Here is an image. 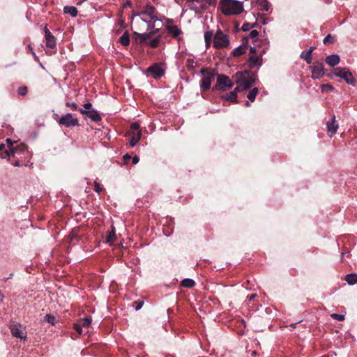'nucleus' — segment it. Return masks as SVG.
<instances>
[{"label": "nucleus", "mask_w": 357, "mask_h": 357, "mask_svg": "<svg viewBox=\"0 0 357 357\" xmlns=\"http://www.w3.org/2000/svg\"><path fill=\"white\" fill-rule=\"evenodd\" d=\"M222 13L227 16L239 15L243 11V3L236 0H220Z\"/></svg>", "instance_id": "f257e3e1"}, {"label": "nucleus", "mask_w": 357, "mask_h": 357, "mask_svg": "<svg viewBox=\"0 0 357 357\" xmlns=\"http://www.w3.org/2000/svg\"><path fill=\"white\" fill-rule=\"evenodd\" d=\"M234 77L237 84L243 86V89L248 90L255 82L257 74L249 70H245L236 73Z\"/></svg>", "instance_id": "f03ea898"}, {"label": "nucleus", "mask_w": 357, "mask_h": 357, "mask_svg": "<svg viewBox=\"0 0 357 357\" xmlns=\"http://www.w3.org/2000/svg\"><path fill=\"white\" fill-rule=\"evenodd\" d=\"M158 14V13L155 7L150 4H146L137 15H139L142 20L145 22L151 20V19L159 20Z\"/></svg>", "instance_id": "7ed1b4c3"}, {"label": "nucleus", "mask_w": 357, "mask_h": 357, "mask_svg": "<svg viewBox=\"0 0 357 357\" xmlns=\"http://www.w3.org/2000/svg\"><path fill=\"white\" fill-rule=\"evenodd\" d=\"M333 74L345 80L348 84L355 86L356 81L352 73L346 68H335L333 71Z\"/></svg>", "instance_id": "20e7f679"}, {"label": "nucleus", "mask_w": 357, "mask_h": 357, "mask_svg": "<svg viewBox=\"0 0 357 357\" xmlns=\"http://www.w3.org/2000/svg\"><path fill=\"white\" fill-rule=\"evenodd\" d=\"M229 45V40L227 35L224 34V33L218 29L213 38V47L216 49H220L224 47H227Z\"/></svg>", "instance_id": "39448f33"}, {"label": "nucleus", "mask_w": 357, "mask_h": 357, "mask_svg": "<svg viewBox=\"0 0 357 357\" xmlns=\"http://www.w3.org/2000/svg\"><path fill=\"white\" fill-rule=\"evenodd\" d=\"M233 86L234 83L228 76L223 74H218L217 83L214 89L218 91H225L228 89H231Z\"/></svg>", "instance_id": "423d86ee"}, {"label": "nucleus", "mask_w": 357, "mask_h": 357, "mask_svg": "<svg viewBox=\"0 0 357 357\" xmlns=\"http://www.w3.org/2000/svg\"><path fill=\"white\" fill-rule=\"evenodd\" d=\"M201 73L203 75L200 86L203 91H208L211 88V84L212 79L215 77V74L209 70L208 68H203L201 70Z\"/></svg>", "instance_id": "0eeeda50"}, {"label": "nucleus", "mask_w": 357, "mask_h": 357, "mask_svg": "<svg viewBox=\"0 0 357 357\" xmlns=\"http://www.w3.org/2000/svg\"><path fill=\"white\" fill-rule=\"evenodd\" d=\"M147 72L155 79H159L165 74V68L162 63H155L147 68Z\"/></svg>", "instance_id": "6e6552de"}, {"label": "nucleus", "mask_w": 357, "mask_h": 357, "mask_svg": "<svg viewBox=\"0 0 357 357\" xmlns=\"http://www.w3.org/2000/svg\"><path fill=\"white\" fill-rule=\"evenodd\" d=\"M310 68L312 72V77L314 79L321 78L325 74L322 62L315 61Z\"/></svg>", "instance_id": "1a4fd4ad"}, {"label": "nucleus", "mask_w": 357, "mask_h": 357, "mask_svg": "<svg viewBox=\"0 0 357 357\" xmlns=\"http://www.w3.org/2000/svg\"><path fill=\"white\" fill-rule=\"evenodd\" d=\"M10 329L13 336L24 340L26 339V333L24 332L21 324L13 322L10 325Z\"/></svg>", "instance_id": "9d476101"}, {"label": "nucleus", "mask_w": 357, "mask_h": 357, "mask_svg": "<svg viewBox=\"0 0 357 357\" xmlns=\"http://www.w3.org/2000/svg\"><path fill=\"white\" fill-rule=\"evenodd\" d=\"M204 1L205 0H187L186 4L190 9L197 13L206 10L208 8Z\"/></svg>", "instance_id": "9b49d317"}, {"label": "nucleus", "mask_w": 357, "mask_h": 357, "mask_svg": "<svg viewBox=\"0 0 357 357\" xmlns=\"http://www.w3.org/2000/svg\"><path fill=\"white\" fill-rule=\"evenodd\" d=\"M59 125L64 126L67 128L74 127L79 126V122L77 119L73 117L71 113H68L63 116L58 121Z\"/></svg>", "instance_id": "f8f14e48"}, {"label": "nucleus", "mask_w": 357, "mask_h": 357, "mask_svg": "<svg viewBox=\"0 0 357 357\" xmlns=\"http://www.w3.org/2000/svg\"><path fill=\"white\" fill-rule=\"evenodd\" d=\"M6 142L8 144H10L9 150L10 153V156L15 158L17 154L23 153L24 151L27 150V146L24 144H20L19 145H16L13 146V144L11 142L10 139H7Z\"/></svg>", "instance_id": "ddd939ff"}, {"label": "nucleus", "mask_w": 357, "mask_h": 357, "mask_svg": "<svg viewBox=\"0 0 357 357\" xmlns=\"http://www.w3.org/2000/svg\"><path fill=\"white\" fill-rule=\"evenodd\" d=\"M327 132L330 137H332L337 132L339 125L335 120V115L326 123Z\"/></svg>", "instance_id": "4468645a"}, {"label": "nucleus", "mask_w": 357, "mask_h": 357, "mask_svg": "<svg viewBox=\"0 0 357 357\" xmlns=\"http://www.w3.org/2000/svg\"><path fill=\"white\" fill-rule=\"evenodd\" d=\"M166 30L167 31L168 33L172 36V38H176L178 40L181 39V38L179 36L183 33V31L178 27V26L167 24Z\"/></svg>", "instance_id": "2eb2a0df"}, {"label": "nucleus", "mask_w": 357, "mask_h": 357, "mask_svg": "<svg viewBox=\"0 0 357 357\" xmlns=\"http://www.w3.org/2000/svg\"><path fill=\"white\" fill-rule=\"evenodd\" d=\"M79 112L83 115H86L92 121L98 122L101 120V116L96 110H83L82 109H79Z\"/></svg>", "instance_id": "dca6fc26"}, {"label": "nucleus", "mask_w": 357, "mask_h": 357, "mask_svg": "<svg viewBox=\"0 0 357 357\" xmlns=\"http://www.w3.org/2000/svg\"><path fill=\"white\" fill-rule=\"evenodd\" d=\"M45 37L46 40V46L51 49L54 48L56 44V38L50 31V30L47 28V26H45Z\"/></svg>", "instance_id": "f3484780"}, {"label": "nucleus", "mask_w": 357, "mask_h": 357, "mask_svg": "<svg viewBox=\"0 0 357 357\" xmlns=\"http://www.w3.org/2000/svg\"><path fill=\"white\" fill-rule=\"evenodd\" d=\"M247 64L250 68H253L255 66H261L262 65L261 56L250 55Z\"/></svg>", "instance_id": "a211bd4d"}, {"label": "nucleus", "mask_w": 357, "mask_h": 357, "mask_svg": "<svg viewBox=\"0 0 357 357\" xmlns=\"http://www.w3.org/2000/svg\"><path fill=\"white\" fill-rule=\"evenodd\" d=\"M152 36L153 32H149L147 33H139L137 32H134L133 40L137 43H144Z\"/></svg>", "instance_id": "6ab92c4d"}, {"label": "nucleus", "mask_w": 357, "mask_h": 357, "mask_svg": "<svg viewBox=\"0 0 357 357\" xmlns=\"http://www.w3.org/2000/svg\"><path fill=\"white\" fill-rule=\"evenodd\" d=\"M80 239V236L79 234V230L77 229H74L72 230L69 236H68V242L70 245H75L76 242H78Z\"/></svg>", "instance_id": "aec40b11"}, {"label": "nucleus", "mask_w": 357, "mask_h": 357, "mask_svg": "<svg viewBox=\"0 0 357 357\" xmlns=\"http://www.w3.org/2000/svg\"><path fill=\"white\" fill-rule=\"evenodd\" d=\"M340 56L337 54H332V55L328 56L326 58V63L331 67H334L336 65H337L340 63Z\"/></svg>", "instance_id": "412c9836"}, {"label": "nucleus", "mask_w": 357, "mask_h": 357, "mask_svg": "<svg viewBox=\"0 0 357 357\" xmlns=\"http://www.w3.org/2000/svg\"><path fill=\"white\" fill-rule=\"evenodd\" d=\"M128 135L131 136L130 139V146L133 147L138 142V141L141 139L142 132L138 133H131L130 132H128Z\"/></svg>", "instance_id": "4be33fe9"}, {"label": "nucleus", "mask_w": 357, "mask_h": 357, "mask_svg": "<svg viewBox=\"0 0 357 357\" xmlns=\"http://www.w3.org/2000/svg\"><path fill=\"white\" fill-rule=\"evenodd\" d=\"M119 43L123 46H128L130 44V34L128 31H125L119 39Z\"/></svg>", "instance_id": "5701e85b"}, {"label": "nucleus", "mask_w": 357, "mask_h": 357, "mask_svg": "<svg viewBox=\"0 0 357 357\" xmlns=\"http://www.w3.org/2000/svg\"><path fill=\"white\" fill-rule=\"evenodd\" d=\"M9 146L10 144H8L7 147L3 144H0V156L1 158L10 157Z\"/></svg>", "instance_id": "b1692460"}, {"label": "nucleus", "mask_w": 357, "mask_h": 357, "mask_svg": "<svg viewBox=\"0 0 357 357\" xmlns=\"http://www.w3.org/2000/svg\"><path fill=\"white\" fill-rule=\"evenodd\" d=\"M245 50H246V45H245L243 44L242 45H240V46H238V47L235 48L233 50L232 55L234 57H237V56H241V55H243V54L245 53Z\"/></svg>", "instance_id": "393cba45"}, {"label": "nucleus", "mask_w": 357, "mask_h": 357, "mask_svg": "<svg viewBox=\"0 0 357 357\" xmlns=\"http://www.w3.org/2000/svg\"><path fill=\"white\" fill-rule=\"evenodd\" d=\"M345 280L349 284L353 285L357 282V275L356 273L348 274L345 276Z\"/></svg>", "instance_id": "a878e982"}, {"label": "nucleus", "mask_w": 357, "mask_h": 357, "mask_svg": "<svg viewBox=\"0 0 357 357\" xmlns=\"http://www.w3.org/2000/svg\"><path fill=\"white\" fill-rule=\"evenodd\" d=\"M116 238L115 228L114 226H112V230L109 232L108 235L106 237V242L107 243H113L115 241Z\"/></svg>", "instance_id": "bb28decb"}, {"label": "nucleus", "mask_w": 357, "mask_h": 357, "mask_svg": "<svg viewBox=\"0 0 357 357\" xmlns=\"http://www.w3.org/2000/svg\"><path fill=\"white\" fill-rule=\"evenodd\" d=\"M257 3L260 6L261 10L268 11L271 5L267 0H257Z\"/></svg>", "instance_id": "cd10ccee"}, {"label": "nucleus", "mask_w": 357, "mask_h": 357, "mask_svg": "<svg viewBox=\"0 0 357 357\" xmlns=\"http://www.w3.org/2000/svg\"><path fill=\"white\" fill-rule=\"evenodd\" d=\"M63 11L65 13L70 14L72 17H76L77 15V10L74 6H65Z\"/></svg>", "instance_id": "c85d7f7f"}, {"label": "nucleus", "mask_w": 357, "mask_h": 357, "mask_svg": "<svg viewBox=\"0 0 357 357\" xmlns=\"http://www.w3.org/2000/svg\"><path fill=\"white\" fill-rule=\"evenodd\" d=\"M181 285L183 287L192 288L195 285V282L192 279L186 278L181 281Z\"/></svg>", "instance_id": "c756f323"}, {"label": "nucleus", "mask_w": 357, "mask_h": 357, "mask_svg": "<svg viewBox=\"0 0 357 357\" xmlns=\"http://www.w3.org/2000/svg\"><path fill=\"white\" fill-rule=\"evenodd\" d=\"M92 321V319L90 317H84L83 319H80L77 323H79L81 326L87 328L89 327Z\"/></svg>", "instance_id": "7c9ffc66"}, {"label": "nucleus", "mask_w": 357, "mask_h": 357, "mask_svg": "<svg viewBox=\"0 0 357 357\" xmlns=\"http://www.w3.org/2000/svg\"><path fill=\"white\" fill-rule=\"evenodd\" d=\"M213 36V33L212 31H208L205 32L204 40H205L206 47H209L211 45Z\"/></svg>", "instance_id": "2f4dec72"}, {"label": "nucleus", "mask_w": 357, "mask_h": 357, "mask_svg": "<svg viewBox=\"0 0 357 357\" xmlns=\"http://www.w3.org/2000/svg\"><path fill=\"white\" fill-rule=\"evenodd\" d=\"M226 100L231 102H237V95L235 94L234 92L231 91L229 93H227L225 96Z\"/></svg>", "instance_id": "473e14b6"}, {"label": "nucleus", "mask_w": 357, "mask_h": 357, "mask_svg": "<svg viewBox=\"0 0 357 357\" xmlns=\"http://www.w3.org/2000/svg\"><path fill=\"white\" fill-rule=\"evenodd\" d=\"M301 57L304 59L307 63L310 64L312 63V54H310V52L303 51L301 54Z\"/></svg>", "instance_id": "72a5a7b5"}, {"label": "nucleus", "mask_w": 357, "mask_h": 357, "mask_svg": "<svg viewBox=\"0 0 357 357\" xmlns=\"http://www.w3.org/2000/svg\"><path fill=\"white\" fill-rule=\"evenodd\" d=\"M259 90L257 88H254L251 91H249L247 98L251 102H254L255 100L256 96L257 95Z\"/></svg>", "instance_id": "f704fd0d"}, {"label": "nucleus", "mask_w": 357, "mask_h": 357, "mask_svg": "<svg viewBox=\"0 0 357 357\" xmlns=\"http://www.w3.org/2000/svg\"><path fill=\"white\" fill-rule=\"evenodd\" d=\"M140 125L139 123H138L137 122H135V123H132L130 126V130L129 132H130L131 133H138V132H141V130H140Z\"/></svg>", "instance_id": "c9c22d12"}, {"label": "nucleus", "mask_w": 357, "mask_h": 357, "mask_svg": "<svg viewBox=\"0 0 357 357\" xmlns=\"http://www.w3.org/2000/svg\"><path fill=\"white\" fill-rule=\"evenodd\" d=\"M335 37L331 34H328L324 39L323 43L324 45H328L334 43Z\"/></svg>", "instance_id": "e433bc0d"}, {"label": "nucleus", "mask_w": 357, "mask_h": 357, "mask_svg": "<svg viewBox=\"0 0 357 357\" xmlns=\"http://www.w3.org/2000/svg\"><path fill=\"white\" fill-rule=\"evenodd\" d=\"M161 36H158L156 38L152 39L149 42V45L151 47L155 48L159 45L160 41Z\"/></svg>", "instance_id": "4c0bfd02"}, {"label": "nucleus", "mask_w": 357, "mask_h": 357, "mask_svg": "<svg viewBox=\"0 0 357 357\" xmlns=\"http://www.w3.org/2000/svg\"><path fill=\"white\" fill-rule=\"evenodd\" d=\"M256 24H257L256 23L250 24V23L245 22L243 24L241 29L243 31H249L250 29L255 27L256 26Z\"/></svg>", "instance_id": "58836bf2"}, {"label": "nucleus", "mask_w": 357, "mask_h": 357, "mask_svg": "<svg viewBox=\"0 0 357 357\" xmlns=\"http://www.w3.org/2000/svg\"><path fill=\"white\" fill-rule=\"evenodd\" d=\"M45 319L52 325H54L56 321V317L52 314H46V316L45 317Z\"/></svg>", "instance_id": "ea45409f"}, {"label": "nucleus", "mask_w": 357, "mask_h": 357, "mask_svg": "<svg viewBox=\"0 0 357 357\" xmlns=\"http://www.w3.org/2000/svg\"><path fill=\"white\" fill-rule=\"evenodd\" d=\"M28 89L26 86H22L18 88L17 92L19 95L25 96L27 93Z\"/></svg>", "instance_id": "a19ab883"}, {"label": "nucleus", "mask_w": 357, "mask_h": 357, "mask_svg": "<svg viewBox=\"0 0 357 357\" xmlns=\"http://www.w3.org/2000/svg\"><path fill=\"white\" fill-rule=\"evenodd\" d=\"M157 20H152V19H151V20L145 21V22L147 23L148 29H150V30L153 29L154 27H155V22Z\"/></svg>", "instance_id": "79ce46f5"}, {"label": "nucleus", "mask_w": 357, "mask_h": 357, "mask_svg": "<svg viewBox=\"0 0 357 357\" xmlns=\"http://www.w3.org/2000/svg\"><path fill=\"white\" fill-rule=\"evenodd\" d=\"M331 317L333 319L338 320V321H343V320H344V315H343V314H339L333 313V314H332L331 315Z\"/></svg>", "instance_id": "37998d69"}, {"label": "nucleus", "mask_w": 357, "mask_h": 357, "mask_svg": "<svg viewBox=\"0 0 357 357\" xmlns=\"http://www.w3.org/2000/svg\"><path fill=\"white\" fill-rule=\"evenodd\" d=\"M73 328L79 335H81L82 333V326H81V325L79 323L74 324Z\"/></svg>", "instance_id": "c03bdc74"}, {"label": "nucleus", "mask_w": 357, "mask_h": 357, "mask_svg": "<svg viewBox=\"0 0 357 357\" xmlns=\"http://www.w3.org/2000/svg\"><path fill=\"white\" fill-rule=\"evenodd\" d=\"M66 106L70 107L73 111L79 110L77 104L75 102L68 101L66 102Z\"/></svg>", "instance_id": "a18cd8bd"}, {"label": "nucleus", "mask_w": 357, "mask_h": 357, "mask_svg": "<svg viewBox=\"0 0 357 357\" xmlns=\"http://www.w3.org/2000/svg\"><path fill=\"white\" fill-rule=\"evenodd\" d=\"M135 310H139V309L142 308V307L144 305V301H141V300H137L136 301L135 303Z\"/></svg>", "instance_id": "49530a36"}, {"label": "nucleus", "mask_w": 357, "mask_h": 357, "mask_svg": "<svg viewBox=\"0 0 357 357\" xmlns=\"http://www.w3.org/2000/svg\"><path fill=\"white\" fill-rule=\"evenodd\" d=\"M102 190H103V188L99 183H98V182L94 183V190L96 192L100 193L102 191Z\"/></svg>", "instance_id": "de8ad7c7"}, {"label": "nucleus", "mask_w": 357, "mask_h": 357, "mask_svg": "<svg viewBox=\"0 0 357 357\" xmlns=\"http://www.w3.org/2000/svg\"><path fill=\"white\" fill-rule=\"evenodd\" d=\"M321 89H322L323 91L326 90V91H333V90L334 89V88H333V86H331V84H323V85L321 86Z\"/></svg>", "instance_id": "09e8293b"}, {"label": "nucleus", "mask_w": 357, "mask_h": 357, "mask_svg": "<svg viewBox=\"0 0 357 357\" xmlns=\"http://www.w3.org/2000/svg\"><path fill=\"white\" fill-rule=\"evenodd\" d=\"M259 36V32L257 30H252L249 33V37L251 38H256Z\"/></svg>", "instance_id": "8fccbe9b"}, {"label": "nucleus", "mask_w": 357, "mask_h": 357, "mask_svg": "<svg viewBox=\"0 0 357 357\" xmlns=\"http://www.w3.org/2000/svg\"><path fill=\"white\" fill-rule=\"evenodd\" d=\"M216 1L217 0H205V3L206 5L208 6H215V4H216Z\"/></svg>", "instance_id": "3c124183"}, {"label": "nucleus", "mask_w": 357, "mask_h": 357, "mask_svg": "<svg viewBox=\"0 0 357 357\" xmlns=\"http://www.w3.org/2000/svg\"><path fill=\"white\" fill-rule=\"evenodd\" d=\"M245 89H243V86H241V85H238L234 89V90L233 91V92L235 93V94L237 95V93L238 92H240L241 91H245Z\"/></svg>", "instance_id": "603ef678"}, {"label": "nucleus", "mask_w": 357, "mask_h": 357, "mask_svg": "<svg viewBox=\"0 0 357 357\" xmlns=\"http://www.w3.org/2000/svg\"><path fill=\"white\" fill-rule=\"evenodd\" d=\"M83 107L85 109L84 110H91L92 104L91 102H86V103L84 104Z\"/></svg>", "instance_id": "864d4df0"}, {"label": "nucleus", "mask_w": 357, "mask_h": 357, "mask_svg": "<svg viewBox=\"0 0 357 357\" xmlns=\"http://www.w3.org/2000/svg\"><path fill=\"white\" fill-rule=\"evenodd\" d=\"M139 161V158L137 155L134 156L133 158H132V162L133 164H137Z\"/></svg>", "instance_id": "5fc2aeb1"}, {"label": "nucleus", "mask_w": 357, "mask_h": 357, "mask_svg": "<svg viewBox=\"0 0 357 357\" xmlns=\"http://www.w3.org/2000/svg\"><path fill=\"white\" fill-rule=\"evenodd\" d=\"M256 53V48L255 47H251L250 49V55H255Z\"/></svg>", "instance_id": "6e6d98bb"}, {"label": "nucleus", "mask_w": 357, "mask_h": 357, "mask_svg": "<svg viewBox=\"0 0 357 357\" xmlns=\"http://www.w3.org/2000/svg\"><path fill=\"white\" fill-rule=\"evenodd\" d=\"M257 297V295L256 294H251L250 296H249V300L250 301H252L254 300L255 298Z\"/></svg>", "instance_id": "4d7b16f0"}, {"label": "nucleus", "mask_w": 357, "mask_h": 357, "mask_svg": "<svg viewBox=\"0 0 357 357\" xmlns=\"http://www.w3.org/2000/svg\"><path fill=\"white\" fill-rule=\"evenodd\" d=\"M130 158H131V156L128 153L123 156V159L125 161H127L128 160H130Z\"/></svg>", "instance_id": "13d9d810"}, {"label": "nucleus", "mask_w": 357, "mask_h": 357, "mask_svg": "<svg viewBox=\"0 0 357 357\" xmlns=\"http://www.w3.org/2000/svg\"><path fill=\"white\" fill-rule=\"evenodd\" d=\"M159 29H153V30H151L149 32H153V36L155 35V33H158L159 32Z\"/></svg>", "instance_id": "bf43d9fd"}, {"label": "nucleus", "mask_w": 357, "mask_h": 357, "mask_svg": "<svg viewBox=\"0 0 357 357\" xmlns=\"http://www.w3.org/2000/svg\"><path fill=\"white\" fill-rule=\"evenodd\" d=\"M14 165L16 166V167H20L21 166V163L20 162L17 160L14 163Z\"/></svg>", "instance_id": "052dcab7"}, {"label": "nucleus", "mask_w": 357, "mask_h": 357, "mask_svg": "<svg viewBox=\"0 0 357 357\" xmlns=\"http://www.w3.org/2000/svg\"><path fill=\"white\" fill-rule=\"evenodd\" d=\"M167 24H172L173 23V20L172 19H167L166 20Z\"/></svg>", "instance_id": "680f3d73"}, {"label": "nucleus", "mask_w": 357, "mask_h": 357, "mask_svg": "<svg viewBox=\"0 0 357 357\" xmlns=\"http://www.w3.org/2000/svg\"><path fill=\"white\" fill-rule=\"evenodd\" d=\"M28 48L29 49V50H31V51L32 54H33V56H36V54H35V53L33 52V49H32V47H31V46L30 45H28Z\"/></svg>", "instance_id": "e2e57ef3"}, {"label": "nucleus", "mask_w": 357, "mask_h": 357, "mask_svg": "<svg viewBox=\"0 0 357 357\" xmlns=\"http://www.w3.org/2000/svg\"><path fill=\"white\" fill-rule=\"evenodd\" d=\"M315 49V47H310L307 52H310V54H312V51Z\"/></svg>", "instance_id": "0e129e2a"}, {"label": "nucleus", "mask_w": 357, "mask_h": 357, "mask_svg": "<svg viewBox=\"0 0 357 357\" xmlns=\"http://www.w3.org/2000/svg\"><path fill=\"white\" fill-rule=\"evenodd\" d=\"M13 276V273H10L9 277L4 279V282H6L8 280L10 279Z\"/></svg>", "instance_id": "69168bd1"}, {"label": "nucleus", "mask_w": 357, "mask_h": 357, "mask_svg": "<svg viewBox=\"0 0 357 357\" xmlns=\"http://www.w3.org/2000/svg\"><path fill=\"white\" fill-rule=\"evenodd\" d=\"M131 4H132V3H131V2H130V1H128L125 3L124 6H125V7H126V6H131Z\"/></svg>", "instance_id": "338daca9"}, {"label": "nucleus", "mask_w": 357, "mask_h": 357, "mask_svg": "<svg viewBox=\"0 0 357 357\" xmlns=\"http://www.w3.org/2000/svg\"><path fill=\"white\" fill-rule=\"evenodd\" d=\"M3 298V294L1 293V291L0 290V302H1V301H2Z\"/></svg>", "instance_id": "774afa93"}]
</instances>
